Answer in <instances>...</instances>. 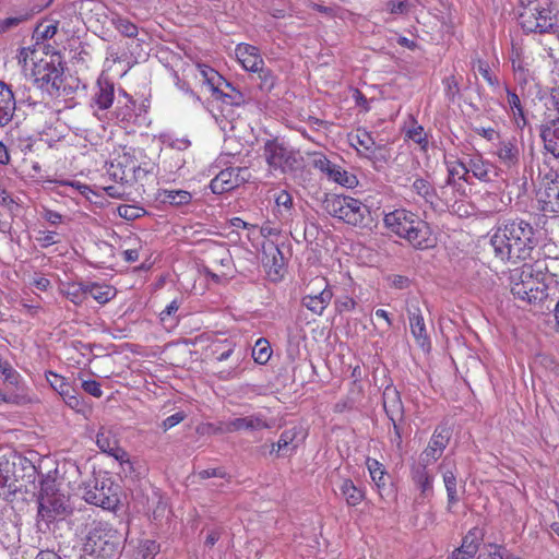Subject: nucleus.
Instances as JSON below:
<instances>
[{
  "label": "nucleus",
  "instance_id": "f257e3e1",
  "mask_svg": "<svg viewBox=\"0 0 559 559\" xmlns=\"http://www.w3.org/2000/svg\"><path fill=\"white\" fill-rule=\"evenodd\" d=\"M490 245L501 261L526 260L537 245L536 230L524 219L510 221L495 230Z\"/></svg>",
  "mask_w": 559,
  "mask_h": 559
},
{
  "label": "nucleus",
  "instance_id": "f03ea898",
  "mask_svg": "<svg viewBox=\"0 0 559 559\" xmlns=\"http://www.w3.org/2000/svg\"><path fill=\"white\" fill-rule=\"evenodd\" d=\"M154 164L140 147L119 145L114 148L106 170L116 182L138 181L153 171Z\"/></svg>",
  "mask_w": 559,
  "mask_h": 559
},
{
  "label": "nucleus",
  "instance_id": "7ed1b4c3",
  "mask_svg": "<svg viewBox=\"0 0 559 559\" xmlns=\"http://www.w3.org/2000/svg\"><path fill=\"white\" fill-rule=\"evenodd\" d=\"M383 225L389 233L406 240L416 249H427L435 243L428 223L406 209L400 207L385 213Z\"/></svg>",
  "mask_w": 559,
  "mask_h": 559
},
{
  "label": "nucleus",
  "instance_id": "20e7f679",
  "mask_svg": "<svg viewBox=\"0 0 559 559\" xmlns=\"http://www.w3.org/2000/svg\"><path fill=\"white\" fill-rule=\"evenodd\" d=\"M123 535L105 521H93L87 530L83 551L96 559H111L123 544Z\"/></svg>",
  "mask_w": 559,
  "mask_h": 559
},
{
  "label": "nucleus",
  "instance_id": "39448f33",
  "mask_svg": "<svg viewBox=\"0 0 559 559\" xmlns=\"http://www.w3.org/2000/svg\"><path fill=\"white\" fill-rule=\"evenodd\" d=\"M510 289L515 299L528 305H536L548 297V286L542 271L531 264H523L511 272Z\"/></svg>",
  "mask_w": 559,
  "mask_h": 559
},
{
  "label": "nucleus",
  "instance_id": "423d86ee",
  "mask_svg": "<svg viewBox=\"0 0 559 559\" xmlns=\"http://www.w3.org/2000/svg\"><path fill=\"white\" fill-rule=\"evenodd\" d=\"M262 157L271 173L282 175L294 173L302 165V156L298 150L280 138L267 139L262 145Z\"/></svg>",
  "mask_w": 559,
  "mask_h": 559
},
{
  "label": "nucleus",
  "instance_id": "0eeeda50",
  "mask_svg": "<svg viewBox=\"0 0 559 559\" xmlns=\"http://www.w3.org/2000/svg\"><path fill=\"white\" fill-rule=\"evenodd\" d=\"M325 211L347 225L365 228L371 223L369 207L349 195L335 194L324 201Z\"/></svg>",
  "mask_w": 559,
  "mask_h": 559
},
{
  "label": "nucleus",
  "instance_id": "6e6552de",
  "mask_svg": "<svg viewBox=\"0 0 559 559\" xmlns=\"http://www.w3.org/2000/svg\"><path fill=\"white\" fill-rule=\"evenodd\" d=\"M519 20L528 33H546L552 27L550 0H520Z\"/></svg>",
  "mask_w": 559,
  "mask_h": 559
},
{
  "label": "nucleus",
  "instance_id": "1a4fd4ad",
  "mask_svg": "<svg viewBox=\"0 0 559 559\" xmlns=\"http://www.w3.org/2000/svg\"><path fill=\"white\" fill-rule=\"evenodd\" d=\"M69 511L70 504L66 495L61 493L53 483L44 484L38 498V518L51 523Z\"/></svg>",
  "mask_w": 559,
  "mask_h": 559
},
{
  "label": "nucleus",
  "instance_id": "9d476101",
  "mask_svg": "<svg viewBox=\"0 0 559 559\" xmlns=\"http://www.w3.org/2000/svg\"><path fill=\"white\" fill-rule=\"evenodd\" d=\"M114 116L116 122L129 131H134L135 127H141L146 121L145 110L141 106H136L135 102L124 90H119L118 92Z\"/></svg>",
  "mask_w": 559,
  "mask_h": 559
},
{
  "label": "nucleus",
  "instance_id": "9b49d317",
  "mask_svg": "<svg viewBox=\"0 0 559 559\" xmlns=\"http://www.w3.org/2000/svg\"><path fill=\"white\" fill-rule=\"evenodd\" d=\"M301 304L314 314H322L333 298V290L326 278L313 277L305 288Z\"/></svg>",
  "mask_w": 559,
  "mask_h": 559
},
{
  "label": "nucleus",
  "instance_id": "f8f14e48",
  "mask_svg": "<svg viewBox=\"0 0 559 559\" xmlns=\"http://www.w3.org/2000/svg\"><path fill=\"white\" fill-rule=\"evenodd\" d=\"M82 496L87 503L100 507L106 510L116 508L118 496L109 478H95L87 483Z\"/></svg>",
  "mask_w": 559,
  "mask_h": 559
},
{
  "label": "nucleus",
  "instance_id": "ddd939ff",
  "mask_svg": "<svg viewBox=\"0 0 559 559\" xmlns=\"http://www.w3.org/2000/svg\"><path fill=\"white\" fill-rule=\"evenodd\" d=\"M198 69L204 83L211 88L214 95L229 98L231 105H240L243 103L242 94L239 91H236L231 84L213 68L205 64H199Z\"/></svg>",
  "mask_w": 559,
  "mask_h": 559
},
{
  "label": "nucleus",
  "instance_id": "4468645a",
  "mask_svg": "<svg viewBox=\"0 0 559 559\" xmlns=\"http://www.w3.org/2000/svg\"><path fill=\"white\" fill-rule=\"evenodd\" d=\"M510 61L514 78L520 84H526L534 80L536 73L535 57L531 51L513 45Z\"/></svg>",
  "mask_w": 559,
  "mask_h": 559
},
{
  "label": "nucleus",
  "instance_id": "2eb2a0df",
  "mask_svg": "<svg viewBox=\"0 0 559 559\" xmlns=\"http://www.w3.org/2000/svg\"><path fill=\"white\" fill-rule=\"evenodd\" d=\"M312 164L313 167L323 173L329 180L345 188L352 189L358 185V179L354 174H350L340 165L332 163L323 154H316Z\"/></svg>",
  "mask_w": 559,
  "mask_h": 559
},
{
  "label": "nucleus",
  "instance_id": "dca6fc26",
  "mask_svg": "<svg viewBox=\"0 0 559 559\" xmlns=\"http://www.w3.org/2000/svg\"><path fill=\"white\" fill-rule=\"evenodd\" d=\"M492 155L508 171H516L521 160V144L515 136L499 139Z\"/></svg>",
  "mask_w": 559,
  "mask_h": 559
},
{
  "label": "nucleus",
  "instance_id": "f3484780",
  "mask_svg": "<svg viewBox=\"0 0 559 559\" xmlns=\"http://www.w3.org/2000/svg\"><path fill=\"white\" fill-rule=\"evenodd\" d=\"M249 177L247 168L229 167L219 171L210 183L213 193L222 194L230 191L241 183L246 182Z\"/></svg>",
  "mask_w": 559,
  "mask_h": 559
},
{
  "label": "nucleus",
  "instance_id": "a211bd4d",
  "mask_svg": "<svg viewBox=\"0 0 559 559\" xmlns=\"http://www.w3.org/2000/svg\"><path fill=\"white\" fill-rule=\"evenodd\" d=\"M406 311L409 320L411 333L415 337L417 344L421 348H429L430 338L427 333L426 324L421 310L419 308V300L417 298H409L406 301Z\"/></svg>",
  "mask_w": 559,
  "mask_h": 559
},
{
  "label": "nucleus",
  "instance_id": "6ab92c4d",
  "mask_svg": "<svg viewBox=\"0 0 559 559\" xmlns=\"http://www.w3.org/2000/svg\"><path fill=\"white\" fill-rule=\"evenodd\" d=\"M271 425L262 415H251L247 417L234 418L221 421L216 431L219 433H230L240 430H262L269 429Z\"/></svg>",
  "mask_w": 559,
  "mask_h": 559
},
{
  "label": "nucleus",
  "instance_id": "aec40b11",
  "mask_svg": "<svg viewBox=\"0 0 559 559\" xmlns=\"http://www.w3.org/2000/svg\"><path fill=\"white\" fill-rule=\"evenodd\" d=\"M450 430L447 427H437L429 440L427 448L419 455L421 462L433 464L437 462L445 450L450 440Z\"/></svg>",
  "mask_w": 559,
  "mask_h": 559
},
{
  "label": "nucleus",
  "instance_id": "412c9836",
  "mask_svg": "<svg viewBox=\"0 0 559 559\" xmlns=\"http://www.w3.org/2000/svg\"><path fill=\"white\" fill-rule=\"evenodd\" d=\"M96 444L102 452L114 456L121 464L131 465L128 453L119 447L118 439L111 429L102 427L96 435Z\"/></svg>",
  "mask_w": 559,
  "mask_h": 559
},
{
  "label": "nucleus",
  "instance_id": "4be33fe9",
  "mask_svg": "<svg viewBox=\"0 0 559 559\" xmlns=\"http://www.w3.org/2000/svg\"><path fill=\"white\" fill-rule=\"evenodd\" d=\"M502 93L506 94V103L503 104V107L511 117L514 126L518 129H524V127L527 124V118L520 96L507 84H503L501 94Z\"/></svg>",
  "mask_w": 559,
  "mask_h": 559
},
{
  "label": "nucleus",
  "instance_id": "5701e85b",
  "mask_svg": "<svg viewBox=\"0 0 559 559\" xmlns=\"http://www.w3.org/2000/svg\"><path fill=\"white\" fill-rule=\"evenodd\" d=\"M466 167L469 179L474 177L483 182H489L498 175L497 167L480 154L471 155L466 160Z\"/></svg>",
  "mask_w": 559,
  "mask_h": 559
},
{
  "label": "nucleus",
  "instance_id": "b1692460",
  "mask_svg": "<svg viewBox=\"0 0 559 559\" xmlns=\"http://www.w3.org/2000/svg\"><path fill=\"white\" fill-rule=\"evenodd\" d=\"M539 134L544 143V148L555 158L559 159V117H548L540 127Z\"/></svg>",
  "mask_w": 559,
  "mask_h": 559
},
{
  "label": "nucleus",
  "instance_id": "393cba45",
  "mask_svg": "<svg viewBox=\"0 0 559 559\" xmlns=\"http://www.w3.org/2000/svg\"><path fill=\"white\" fill-rule=\"evenodd\" d=\"M115 100V85L108 79L99 78L94 87L91 106L95 110H107Z\"/></svg>",
  "mask_w": 559,
  "mask_h": 559
},
{
  "label": "nucleus",
  "instance_id": "a878e982",
  "mask_svg": "<svg viewBox=\"0 0 559 559\" xmlns=\"http://www.w3.org/2000/svg\"><path fill=\"white\" fill-rule=\"evenodd\" d=\"M262 262L269 277L273 282L282 278L285 263L283 253L277 246L271 243L267 247H263Z\"/></svg>",
  "mask_w": 559,
  "mask_h": 559
},
{
  "label": "nucleus",
  "instance_id": "bb28decb",
  "mask_svg": "<svg viewBox=\"0 0 559 559\" xmlns=\"http://www.w3.org/2000/svg\"><path fill=\"white\" fill-rule=\"evenodd\" d=\"M382 399H383V408H384L388 417L390 418V420L393 423L394 430H395L397 437L401 438L400 431H399V426L396 424V420L402 419L403 414H404V407H403V403H402L400 393L395 388L386 386L383 391Z\"/></svg>",
  "mask_w": 559,
  "mask_h": 559
},
{
  "label": "nucleus",
  "instance_id": "cd10ccee",
  "mask_svg": "<svg viewBox=\"0 0 559 559\" xmlns=\"http://www.w3.org/2000/svg\"><path fill=\"white\" fill-rule=\"evenodd\" d=\"M235 56L246 71L257 72L264 66L259 49L249 44H239L235 48Z\"/></svg>",
  "mask_w": 559,
  "mask_h": 559
},
{
  "label": "nucleus",
  "instance_id": "c85d7f7f",
  "mask_svg": "<svg viewBox=\"0 0 559 559\" xmlns=\"http://www.w3.org/2000/svg\"><path fill=\"white\" fill-rule=\"evenodd\" d=\"M349 144L359 155L372 158L376 153V142L371 134L365 129H357L348 134Z\"/></svg>",
  "mask_w": 559,
  "mask_h": 559
},
{
  "label": "nucleus",
  "instance_id": "c756f323",
  "mask_svg": "<svg viewBox=\"0 0 559 559\" xmlns=\"http://www.w3.org/2000/svg\"><path fill=\"white\" fill-rule=\"evenodd\" d=\"M16 109L14 93L4 82L0 81V128L7 126Z\"/></svg>",
  "mask_w": 559,
  "mask_h": 559
},
{
  "label": "nucleus",
  "instance_id": "7c9ffc66",
  "mask_svg": "<svg viewBox=\"0 0 559 559\" xmlns=\"http://www.w3.org/2000/svg\"><path fill=\"white\" fill-rule=\"evenodd\" d=\"M300 433L301 429L296 426L284 430L278 441L273 443L272 452H276L277 456L292 455L298 447L296 441Z\"/></svg>",
  "mask_w": 559,
  "mask_h": 559
},
{
  "label": "nucleus",
  "instance_id": "2f4dec72",
  "mask_svg": "<svg viewBox=\"0 0 559 559\" xmlns=\"http://www.w3.org/2000/svg\"><path fill=\"white\" fill-rule=\"evenodd\" d=\"M429 465V463L418 460V462L412 467V479L424 496L432 493L433 488L435 476L428 469Z\"/></svg>",
  "mask_w": 559,
  "mask_h": 559
},
{
  "label": "nucleus",
  "instance_id": "473e14b6",
  "mask_svg": "<svg viewBox=\"0 0 559 559\" xmlns=\"http://www.w3.org/2000/svg\"><path fill=\"white\" fill-rule=\"evenodd\" d=\"M48 382L51 388L57 391L64 402L72 408L76 407L80 402L78 397L74 395V389L66 381V379L55 372L49 371L46 374Z\"/></svg>",
  "mask_w": 559,
  "mask_h": 559
},
{
  "label": "nucleus",
  "instance_id": "72a5a7b5",
  "mask_svg": "<svg viewBox=\"0 0 559 559\" xmlns=\"http://www.w3.org/2000/svg\"><path fill=\"white\" fill-rule=\"evenodd\" d=\"M274 199V215L281 222L290 219L294 210L293 198L286 190L275 191L273 194Z\"/></svg>",
  "mask_w": 559,
  "mask_h": 559
},
{
  "label": "nucleus",
  "instance_id": "f704fd0d",
  "mask_svg": "<svg viewBox=\"0 0 559 559\" xmlns=\"http://www.w3.org/2000/svg\"><path fill=\"white\" fill-rule=\"evenodd\" d=\"M445 166L448 171V178L445 180V186L442 187V189H444L448 186H454L457 180H463L466 183H471L466 162H463L457 158H449L445 159Z\"/></svg>",
  "mask_w": 559,
  "mask_h": 559
},
{
  "label": "nucleus",
  "instance_id": "c9c22d12",
  "mask_svg": "<svg viewBox=\"0 0 559 559\" xmlns=\"http://www.w3.org/2000/svg\"><path fill=\"white\" fill-rule=\"evenodd\" d=\"M338 489L348 507H356L365 499V489L357 487L350 478H343Z\"/></svg>",
  "mask_w": 559,
  "mask_h": 559
},
{
  "label": "nucleus",
  "instance_id": "e433bc0d",
  "mask_svg": "<svg viewBox=\"0 0 559 559\" xmlns=\"http://www.w3.org/2000/svg\"><path fill=\"white\" fill-rule=\"evenodd\" d=\"M36 81L41 83V86H51L52 88H59L61 85V72L57 67L46 62L39 66L35 71Z\"/></svg>",
  "mask_w": 559,
  "mask_h": 559
},
{
  "label": "nucleus",
  "instance_id": "4c0bfd02",
  "mask_svg": "<svg viewBox=\"0 0 559 559\" xmlns=\"http://www.w3.org/2000/svg\"><path fill=\"white\" fill-rule=\"evenodd\" d=\"M85 289H87V295L99 304H106L116 296V289L110 285L87 283Z\"/></svg>",
  "mask_w": 559,
  "mask_h": 559
},
{
  "label": "nucleus",
  "instance_id": "58836bf2",
  "mask_svg": "<svg viewBox=\"0 0 559 559\" xmlns=\"http://www.w3.org/2000/svg\"><path fill=\"white\" fill-rule=\"evenodd\" d=\"M412 191L420 197L426 203L433 205L437 199L435 187L424 178H416L412 183Z\"/></svg>",
  "mask_w": 559,
  "mask_h": 559
},
{
  "label": "nucleus",
  "instance_id": "ea45409f",
  "mask_svg": "<svg viewBox=\"0 0 559 559\" xmlns=\"http://www.w3.org/2000/svg\"><path fill=\"white\" fill-rule=\"evenodd\" d=\"M474 69L483 76V79L492 88V92L497 95H501L503 84L500 83L499 79L492 74L489 64L486 61L477 60Z\"/></svg>",
  "mask_w": 559,
  "mask_h": 559
},
{
  "label": "nucleus",
  "instance_id": "a19ab883",
  "mask_svg": "<svg viewBox=\"0 0 559 559\" xmlns=\"http://www.w3.org/2000/svg\"><path fill=\"white\" fill-rule=\"evenodd\" d=\"M110 23L115 27L116 31H118L121 35L134 38L139 34L138 26L132 23L129 19L123 17L119 14H112L110 16Z\"/></svg>",
  "mask_w": 559,
  "mask_h": 559
},
{
  "label": "nucleus",
  "instance_id": "79ce46f5",
  "mask_svg": "<svg viewBox=\"0 0 559 559\" xmlns=\"http://www.w3.org/2000/svg\"><path fill=\"white\" fill-rule=\"evenodd\" d=\"M366 465L369 471L370 477L377 488L380 490L385 486V468L384 466L376 459L368 457L366 460Z\"/></svg>",
  "mask_w": 559,
  "mask_h": 559
},
{
  "label": "nucleus",
  "instance_id": "37998d69",
  "mask_svg": "<svg viewBox=\"0 0 559 559\" xmlns=\"http://www.w3.org/2000/svg\"><path fill=\"white\" fill-rule=\"evenodd\" d=\"M545 198L543 202L545 203V210H549L554 213H559V180L552 181L545 189Z\"/></svg>",
  "mask_w": 559,
  "mask_h": 559
},
{
  "label": "nucleus",
  "instance_id": "c03bdc74",
  "mask_svg": "<svg viewBox=\"0 0 559 559\" xmlns=\"http://www.w3.org/2000/svg\"><path fill=\"white\" fill-rule=\"evenodd\" d=\"M164 202H168L171 205H187L192 200V194L186 190H168L162 191Z\"/></svg>",
  "mask_w": 559,
  "mask_h": 559
},
{
  "label": "nucleus",
  "instance_id": "a18cd8bd",
  "mask_svg": "<svg viewBox=\"0 0 559 559\" xmlns=\"http://www.w3.org/2000/svg\"><path fill=\"white\" fill-rule=\"evenodd\" d=\"M480 540V531L474 527L464 536L462 545L459 549L465 551V554H468L469 556H475L478 550Z\"/></svg>",
  "mask_w": 559,
  "mask_h": 559
},
{
  "label": "nucleus",
  "instance_id": "49530a36",
  "mask_svg": "<svg viewBox=\"0 0 559 559\" xmlns=\"http://www.w3.org/2000/svg\"><path fill=\"white\" fill-rule=\"evenodd\" d=\"M160 546L153 539H143L139 543L135 559H154L159 552Z\"/></svg>",
  "mask_w": 559,
  "mask_h": 559
},
{
  "label": "nucleus",
  "instance_id": "de8ad7c7",
  "mask_svg": "<svg viewBox=\"0 0 559 559\" xmlns=\"http://www.w3.org/2000/svg\"><path fill=\"white\" fill-rule=\"evenodd\" d=\"M31 13L27 10L16 12L4 19H0V34L17 27L23 22L29 20Z\"/></svg>",
  "mask_w": 559,
  "mask_h": 559
},
{
  "label": "nucleus",
  "instance_id": "09e8293b",
  "mask_svg": "<svg viewBox=\"0 0 559 559\" xmlns=\"http://www.w3.org/2000/svg\"><path fill=\"white\" fill-rule=\"evenodd\" d=\"M443 469V464L440 466ZM442 477L444 487L447 489L448 502L449 504H454L457 502L456 495V476L452 469L442 471Z\"/></svg>",
  "mask_w": 559,
  "mask_h": 559
},
{
  "label": "nucleus",
  "instance_id": "8fccbe9b",
  "mask_svg": "<svg viewBox=\"0 0 559 559\" xmlns=\"http://www.w3.org/2000/svg\"><path fill=\"white\" fill-rule=\"evenodd\" d=\"M272 349L270 343L265 338H259L252 349V358L255 362L264 365L271 358Z\"/></svg>",
  "mask_w": 559,
  "mask_h": 559
},
{
  "label": "nucleus",
  "instance_id": "3c124183",
  "mask_svg": "<svg viewBox=\"0 0 559 559\" xmlns=\"http://www.w3.org/2000/svg\"><path fill=\"white\" fill-rule=\"evenodd\" d=\"M406 136L414 143L418 144L421 150L426 151L428 147V136L425 129L417 124L414 120L413 126L406 131Z\"/></svg>",
  "mask_w": 559,
  "mask_h": 559
},
{
  "label": "nucleus",
  "instance_id": "603ef678",
  "mask_svg": "<svg viewBox=\"0 0 559 559\" xmlns=\"http://www.w3.org/2000/svg\"><path fill=\"white\" fill-rule=\"evenodd\" d=\"M258 79L260 81L259 87L263 92H270L273 90L276 83V78L273 74V72L265 68V66H262V69H259L257 72Z\"/></svg>",
  "mask_w": 559,
  "mask_h": 559
},
{
  "label": "nucleus",
  "instance_id": "864d4df0",
  "mask_svg": "<svg viewBox=\"0 0 559 559\" xmlns=\"http://www.w3.org/2000/svg\"><path fill=\"white\" fill-rule=\"evenodd\" d=\"M87 295V289H85V284H74L70 285L66 290V296L69 300H71L74 305H81L84 302Z\"/></svg>",
  "mask_w": 559,
  "mask_h": 559
},
{
  "label": "nucleus",
  "instance_id": "5fc2aeb1",
  "mask_svg": "<svg viewBox=\"0 0 559 559\" xmlns=\"http://www.w3.org/2000/svg\"><path fill=\"white\" fill-rule=\"evenodd\" d=\"M117 211L119 216L127 221L138 219L145 214V210L143 207L128 204L118 206Z\"/></svg>",
  "mask_w": 559,
  "mask_h": 559
},
{
  "label": "nucleus",
  "instance_id": "6e6d98bb",
  "mask_svg": "<svg viewBox=\"0 0 559 559\" xmlns=\"http://www.w3.org/2000/svg\"><path fill=\"white\" fill-rule=\"evenodd\" d=\"M211 257L215 263L222 266H229L231 264V255L225 246H215L211 251Z\"/></svg>",
  "mask_w": 559,
  "mask_h": 559
},
{
  "label": "nucleus",
  "instance_id": "4d7b16f0",
  "mask_svg": "<svg viewBox=\"0 0 559 559\" xmlns=\"http://www.w3.org/2000/svg\"><path fill=\"white\" fill-rule=\"evenodd\" d=\"M0 373L10 384L17 386L20 382V373L7 361L0 359Z\"/></svg>",
  "mask_w": 559,
  "mask_h": 559
},
{
  "label": "nucleus",
  "instance_id": "13d9d810",
  "mask_svg": "<svg viewBox=\"0 0 559 559\" xmlns=\"http://www.w3.org/2000/svg\"><path fill=\"white\" fill-rule=\"evenodd\" d=\"M9 462H0V496L12 491V479L9 475Z\"/></svg>",
  "mask_w": 559,
  "mask_h": 559
},
{
  "label": "nucleus",
  "instance_id": "bf43d9fd",
  "mask_svg": "<svg viewBox=\"0 0 559 559\" xmlns=\"http://www.w3.org/2000/svg\"><path fill=\"white\" fill-rule=\"evenodd\" d=\"M442 83L444 86V94L447 98L450 100H454V98L459 95L460 92L456 79L453 75L447 76Z\"/></svg>",
  "mask_w": 559,
  "mask_h": 559
},
{
  "label": "nucleus",
  "instance_id": "052dcab7",
  "mask_svg": "<svg viewBox=\"0 0 559 559\" xmlns=\"http://www.w3.org/2000/svg\"><path fill=\"white\" fill-rule=\"evenodd\" d=\"M508 549L503 546L490 544L485 552L480 555L483 559H504Z\"/></svg>",
  "mask_w": 559,
  "mask_h": 559
},
{
  "label": "nucleus",
  "instance_id": "680f3d73",
  "mask_svg": "<svg viewBox=\"0 0 559 559\" xmlns=\"http://www.w3.org/2000/svg\"><path fill=\"white\" fill-rule=\"evenodd\" d=\"M57 29H58L57 23H51V24H47V25L41 24L36 28V34H37V37H39V38L49 39L56 35Z\"/></svg>",
  "mask_w": 559,
  "mask_h": 559
},
{
  "label": "nucleus",
  "instance_id": "e2e57ef3",
  "mask_svg": "<svg viewBox=\"0 0 559 559\" xmlns=\"http://www.w3.org/2000/svg\"><path fill=\"white\" fill-rule=\"evenodd\" d=\"M185 418L186 414L183 412H177L163 420L162 428L164 431H167L180 424Z\"/></svg>",
  "mask_w": 559,
  "mask_h": 559
},
{
  "label": "nucleus",
  "instance_id": "0e129e2a",
  "mask_svg": "<svg viewBox=\"0 0 559 559\" xmlns=\"http://www.w3.org/2000/svg\"><path fill=\"white\" fill-rule=\"evenodd\" d=\"M82 388L86 393L91 394L94 397H100L103 395L100 384L95 380L83 381Z\"/></svg>",
  "mask_w": 559,
  "mask_h": 559
},
{
  "label": "nucleus",
  "instance_id": "69168bd1",
  "mask_svg": "<svg viewBox=\"0 0 559 559\" xmlns=\"http://www.w3.org/2000/svg\"><path fill=\"white\" fill-rule=\"evenodd\" d=\"M56 231H39V236L37 237V241L43 248H48L58 242L56 239Z\"/></svg>",
  "mask_w": 559,
  "mask_h": 559
},
{
  "label": "nucleus",
  "instance_id": "338daca9",
  "mask_svg": "<svg viewBox=\"0 0 559 559\" xmlns=\"http://www.w3.org/2000/svg\"><path fill=\"white\" fill-rule=\"evenodd\" d=\"M545 106L548 109L554 108L559 114V84L551 88L549 96L546 97Z\"/></svg>",
  "mask_w": 559,
  "mask_h": 559
},
{
  "label": "nucleus",
  "instance_id": "774afa93",
  "mask_svg": "<svg viewBox=\"0 0 559 559\" xmlns=\"http://www.w3.org/2000/svg\"><path fill=\"white\" fill-rule=\"evenodd\" d=\"M64 185L76 190L81 195L85 197L88 200H91V194H93V195L95 194L91 187H88L84 183H81L80 181H68V182H64Z\"/></svg>",
  "mask_w": 559,
  "mask_h": 559
}]
</instances>
